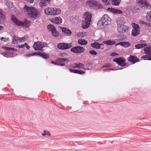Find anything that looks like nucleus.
<instances>
[{"label": "nucleus", "instance_id": "nucleus-1", "mask_svg": "<svg viewBox=\"0 0 151 151\" xmlns=\"http://www.w3.org/2000/svg\"><path fill=\"white\" fill-rule=\"evenodd\" d=\"M83 17L84 19L82 21V27L83 29H86L90 25L92 15L91 13L86 12L84 14Z\"/></svg>", "mask_w": 151, "mask_h": 151}, {"label": "nucleus", "instance_id": "nucleus-2", "mask_svg": "<svg viewBox=\"0 0 151 151\" xmlns=\"http://www.w3.org/2000/svg\"><path fill=\"white\" fill-rule=\"evenodd\" d=\"M24 11L25 13L32 18L35 17L38 15L37 9L33 7H28L25 5L24 8Z\"/></svg>", "mask_w": 151, "mask_h": 151}, {"label": "nucleus", "instance_id": "nucleus-3", "mask_svg": "<svg viewBox=\"0 0 151 151\" xmlns=\"http://www.w3.org/2000/svg\"><path fill=\"white\" fill-rule=\"evenodd\" d=\"M11 20L12 22L17 26L27 27H29V22L26 21L23 22L22 21H19L15 16L13 15L11 16Z\"/></svg>", "mask_w": 151, "mask_h": 151}, {"label": "nucleus", "instance_id": "nucleus-4", "mask_svg": "<svg viewBox=\"0 0 151 151\" xmlns=\"http://www.w3.org/2000/svg\"><path fill=\"white\" fill-rule=\"evenodd\" d=\"M61 10L60 9L54 8H48L45 9L44 12L45 14L49 15H56L60 13Z\"/></svg>", "mask_w": 151, "mask_h": 151}, {"label": "nucleus", "instance_id": "nucleus-5", "mask_svg": "<svg viewBox=\"0 0 151 151\" xmlns=\"http://www.w3.org/2000/svg\"><path fill=\"white\" fill-rule=\"evenodd\" d=\"M47 46V44L45 42H34L33 47L36 50L42 51V48Z\"/></svg>", "mask_w": 151, "mask_h": 151}, {"label": "nucleus", "instance_id": "nucleus-6", "mask_svg": "<svg viewBox=\"0 0 151 151\" xmlns=\"http://www.w3.org/2000/svg\"><path fill=\"white\" fill-rule=\"evenodd\" d=\"M133 29L132 30V35L134 36L137 35L140 32V28L139 25L133 23L132 24Z\"/></svg>", "mask_w": 151, "mask_h": 151}, {"label": "nucleus", "instance_id": "nucleus-7", "mask_svg": "<svg viewBox=\"0 0 151 151\" xmlns=\"http://www.w3.org/2000/svg\"><path fill=\"white\" fill-rule=\"evenodd\" d=\"M36 54L39 55V56L43 58L44 59H47L49 58V56L47 54H46L45 53H43L40 52L33 53L31 54H25L24 55V56L25 57H28L33 56L35 55Z\"/></svg>", "mask_w": 151, "mask_h": 151}, {"label": "nucleus", "instance_id": "nucleus-8", "mask_svg": "<svg viewBox=\"0 0 151 151\" xmlns=\"http://www.w3.org/2000/svg\"><path fill=\"white\" fill-rule=\"evenodd\" d=\"M72 47L71 43H59L57 45L58 48L60 50H65L69 48Z\"/></svg>", "mask_w": 151, "mask_h": 151}, {"label": "nucleus", "instance_id": "nucleus-9", "mask_svg": "<svg viewBox=\"0 0 151 151\" xmlns=\"http://www.w3.org/2000/svg\"><path fill=\"white\" fill-rule=\"evenodd\" d=\"M70 50L74 53H80L83 52L85 50V49L82 47L78 46L72 48Z\"/></svg>", "mask_w": 151, "mask_h": 151}, {"label": "nucleus", "instance_id": "nucleus-10", "mask_svg": "<svg viewBox=\"0 0 151 151\" xmlns=\"http://www.w3.org/2000/svg\"><path fill=\"white\" fill-rule=\"evenodd\" d=\"M128 29V27L124 24L117 25V29L119 33H124L127 32Z\"/></svg>", "mask_w": 151, "mask_h": 151}, {"label": "nucleus", "instance_id": "nucleus-11", "mask_svg": "<svg viewBox=\"0 0 151 151\" xmlns=\"http://www.w3.org/2000/svg\"><path fill=\"white\" fill-rule=\"evenodd\" d=\"M89 5L91 7L96 9H99L102 6V5L101 4L94 1L91 2L89 4Z\"/></svg>", "mask_w": 151, "mask_h": 151}, {"label": "nucleus", "instance_id": "nucleus-12", "mask_svg": "<svg viewBox=\"0 0 151 151\" xmlns=\"http://www.w3.org/2000/svg\"><path fill=\"white\" fill-rule=\"evenodd\" d=\"M101 19L106 26L111 23V19L107 14L104 15Z\"/></svg>", "mask_w": 151, "mask_h": 151}, {"label": "nucleus", "instance_id": "nucleus-13", "mask_svg": "<svg viewBox=\"0 0 151 151\" xmlns=\"http://www.w3.org/2000/svg\"><path fill=\"white\" fill-rule=\"evenodd\" d=\"M113 61L116 62L119 65L122 66L126 65L125 63V60L122 58H120L118 59L116 58Z\"/></svg>", "mask_w": 151, "mask_h": 151}, {"label": "nucleus", "instance_id": "nucleus-14", "mask_svg": "<svg viewBox=\"0 0 151 151\" xmlns=\"http://www.w3.org/2000/svg\"><path fill=\"white\" fill-rule=\"evenodd\" d=\"M128 61L132 63L133 64L139 61V60L135 56L130 55V57L127 58Z\"/></svg>", "mask_w": 151, "mask_h": 151}, {"label": "nucleus", "instance_id": "nucleus-15", "mask_svg": "<svg viewBox=\"0 0 151 151\" xmlns=\"http://www.w3.org/2000/svg\"><path fill=\"white\" fill-rule=\"evenodd\" d=\"M60 29H61L63 32L65 33L68 36H70L72 35V32L68 28L62 27H60Z\"/></svg>", "mask_w": 151, "mask_h": 151}, {"label": "nucleus", "instance_id": "nucleus-16", "mask_svg": "<svg viewBox=\"0 0 151 151\" xmlns=\"http://www.w3.org/2000/svg\"><path fill=\"white\" fill-rule=\"evenodd\" d=\"M126 22V20L123 17H119L116 20V23L117 25L124 24Z\"/></svg>", "mask_w": 151, "mask_h": 151}, {"label": "nucleus", "instance_id": "nucleus-17", "mask_svg": "<svg viewBox=\"0 0 151 151\" xmlns=\"http://www.w3.org/2000/svg\"><path fill=\"white\" fill-rule=\"evenodd\" d=\"M97 25L99 29H104L106 27V26L101 19L99 20L97 22Z\"/></svg>", "mask_w": 151, "mask_h": 151}, {"label": "nucleus", "instance_id": "nucleus-18", "mask_svg": "<svg viewBox=\"0 0 151 151\" xmlns=\"http://www.w3.org/2000/svg\"><path fill=\"white\" fill-rule=\"evenodd\" d=\"M144 51L145 54L149 55L151 56V48L150 47H145L144 49ZM145 60H151V58L144 59Z\"/></svg>", "mask_w": 151, "mask_h": 151}, {"label": "nucleus", "instance_id": "nucleus-19", "mask_svg": "<svg viewBox=\"0 0 151 151\" xmlns=\"http://www.w3.org/2000/svg\"><path fill=\"white\" fill-rule=\"evenodd\" d=\"M62 19L60 17L55 18L53 19L52 22L56 24H60L62 23Z\"/></svg>", "mask_w": 151, "mask_h": 151}, {"label": "nucleus", "instance_id": "nucleus-20", "mask_svg": "<svg viewBox=\"0 0 151 151\" xmlns=\"http://www.w3.org/2000/svg\"><path fill=\"white\" fill-rule=\"evenodd\" d=\"M50 1L51 0H41L40 2L39 3V5L41 7L45 6L49 3Z\"/></svg>", "mask_w": 151, "mask_h": 151}, {"label": "nucleus", "instance_id": "nucleus-21", "mask_svg": "<svg viewBox=\"0 0 151 151\" xmlns=\"http://www.w3.org/2000/svg\"><path fill=\"white\" fill-rule=\"evenodd\" d=\"M103 43L108 45H112L116 44V42L114 40H109L103 41Z\"/></svg>", "mask_w": 151, "mask_h": 151}, {"label": "nucleus", "instance_id": "nucleus-22", "mask_svg": "<svg viewBox=\"0 0 151 151\" xmlns=\"http://www.w3.org/2000/svg\"><path fill=\"white\" fill-rule=\"evenodd\" d=\"M70 19L71 22L73 24H77L78 22V19L76 17L71 16L70 17Z\"/></svg>", "mask_w": 151, "mask_h": 151}, {"label": "nucleus", "instance_id": "nucleus-23", "mask_svg": "<svg viewBox=\"0 0 151 151\" xmlns=\"http://www.w3.org/2000/svg\"><path fill=\"white\" fill-rule=\"evenodd\" d=\"M6 5L9 9L11 11L14 9L13 4L12 2L10 1H7L6 3Z\"/></svg>", "mask_w": 151, "mask_h": 151}, {"label": "nucleus", "instance_id": "nucleus-24", "mask_svg": "<svg viewBox=\"0 0 151 151\" xmlns=\"http://www.w3.org/2000/svg\"><path fill=\"white\" fill-rule=\"evenodd\" d=\"M56 61L58 63L60 62H62L63 61H66L67 63H68L70 62L69 60L66 58H58L56 60Z\"/></svg>", "mask_w": 151, "mask_h": 151}, {"label": "nucleus", "instance_id": "nucleus-25", "mask_svg": "<svg viewBox=\"0 0 151 151\" xmlns=\"http://www.w3.org/2000/svg\"><path fill=\"white\" fill-rule=\"evenodd\" d=\"M47 28L49 31H50L51 32H53V31L56 29L51 24H49L47 26Z\"/></svg>", "mask_w": 151, "mask_h": 151}, {"label": "nucleus", "instance_id": "nucleus-26", "mask_svg": "<svg viewBox=\"0 0 151 151\" xmlns=\"http://www.w3.org/2000/svg\"><path fill=\"white\" fill-rule=\"evenodd\" d=\"M147 45L146 44L142 43L136 45L135 46L136 48L139 49L143 48Z\"/></svg>", "mask_w": 151, "mask_h": 151}, {"label": "nucleus", "instance_id": "nucleus-27", "mask_svg": "<svg viewBox=\"0 0 151 151\" xmlns=\"http://www.w3.org/2000/svg\"><path fill=\"white\" fill-rule=\"evenodd\" d=\"M112 4L114 6L119 5L121 1V0H111Z\"/></svg>", "mask_w": 151, "mask_h": 151}, {"label": "nucleus", "instance_id": "nucleus-28", "mask_svg": "<svg viewBox=\"0 0 151 151\" xmlns=\"http://www.w3.org/2000/svg\"><path fill=\"white\" fill-rule=\"evenodd\" d=\"M78 43L81 45H86L87 44L88 42L84 40L80 39L78 40Z\"/></svg>", "mask_w": 151, "mask_h": 151}, {"label": "nucleus", "instance_id": "nucleus-29", "mask_svg": "<svg viewBox=\"0 0 151 151\" xmlns=\"http://www.w3.org/2000/svg\"><path fill=\"white\" fill-rule=\"evenodd\" d=\"M13 43L15 44H17V40H19V38L18 37H17L15 35H14L13 37Z\"/></svg>", "mask_w": 151, "mask_h": 151}, {"label": "nucleus", "instance_id": "nucleus-30", "mask_svg": "<svg viewBox=\"0 0 151 151\" xmlns=\"http://www.w3.org/2000/svg\"><path fill=\"white\" fill-rule=\"evenodd\" d=\"M146 18L148 21L151 22V11L147 13L146 15Z\"/></svg>", "mask_w": 151, "mask_h": 151}, {"label": "nucleus", "instance_id": "nucleus-31", "mask_svg": "<svg viewBox=\"0 0 151 151\" xmlns=\"http://www.w3.org/2000/svg\"><path fill=\"white\" fill-rule=\"evenodd\" d=\"M99 43L97 42H95L91 44V46L93 48H96L98 49L99 47Z\"/></svg>", "mask_w": 151, "mask_h": 151}, {"label": "nucleus", "instance_id": "nucleus-32", "mask_svg": "<svg viewBox=\"0 0 151 151\" xmlns=\"http://www.w3.org/2000/svg\"><path fill=\"white\" fill-rule=\"evenodd\" d=\"M130 45V43L128 42H122V45L125 48L129 47Z\"/></svg>", "mask_w": 151, "mask_h": 151}, {"label": "nucleus", "instance_id": "nucleus-33", "mask_svg": "<svg viewBox=\"0 0 151 151\" xmlns=\"http://www.w3.org/2000/svg\"><path fill=\"white\" fill-rule=\"evenodd\" d=\"M141 6L145 7L147 8H151V5H150V4L145 1H144L143 5H142Z\"/></svg>", "mask_w": 151, "mask_h": 151}, {"label": "nucleus", "instance_id": "nucleus-34", "mask_svg": "<svg viewBox=\"0 0 151 151\" xmlns=\"http://www.w3.org/2000/svg\"><path fill=\"white\" fill-rule=\"evenodd\" d=\"M5 16L4 14H3L2 10L1 9H0V20H3L5 19Z\"/></svg>", "mask_w": 151, "mask_h": 151}, {"label": "nucleus", "instance_id": "nucleus-35", "mask_svg": "<svg viewBox=\"0 0 151 151\" xmlns=\"http://www.w3.org/2000/svg\"><path fill=\"white\" fill-rule=\"evenodd\" d=\"M51 33L52 35L55 37H57L59 35V33L58 32H57L56 29L54 31H53V32H52Z\"/></svg>", "mask_w": 151, "mask_h": 151}, {"label": "nucleus", "instance_id": "nucleus-36", "mask_svg": "<svg viewBox=\"0 0 151 151\" xmlns=\"http://www.w3.org/2000/svg\"><path fill=\"white\" fill-rule=\"evenodd\" d=\"M42 134L43 136H45L46 135H47L49 136H50L51 135V134L50 132L47 130L44 131L43 133H42Z\"/></svg>", "mask_w": 151, "mask_h": 151}, {"label": "nucleus", "instance_id": "nucleus-37", "mask_svg": "<svg viewBox=\"0 0 151 151\" xmlns=\"http://www.w3.org/2000/svg\"><path fill=\"white\" fill-rule=\"evenodd\" d=\"M115 9L112 8H109L107 9V11L113 13H114Z\"/></svg>", "mask_w": 151, "mask_h": 151}, {"label": "nucleus", "instance_id": "nucleus-38", "mask_svg": "<svg viewBox=\"0 0 151 151\" xmlns=\"http://www.w3.org/2000/svg\"><path fill=\"white\" fill-rule=\"evenodd\" d=\"M111 66V65L110 63H106L104 64L102 67V68H109Z\"/></svg>", "mask_w": 151, "mask_h": 151}, {"label": "nucleus", "instance_id": "nucleus-39", "mask_svg": "<svg viewBox=\"0 0 151 151\" xmlns=\"http://www.w3.org/2000/svg\"><path fill=\"white\" fill-rule=\"evenodd\" d=\"M122 12H123L122 10L118 9H115L114 13L116 14H120L122 13Z\"/></svg>", "mask_w": 151, "mask_h": 151}, {"label": "nucleus", "instance_id": "nucleus-40", "mask_svg": "<svg viewBox=\"0 0 151 151\" xmlns=\"http://www.w3.org/2000/svg\"><path fill=\"white\" fill-rule=\"evenodd\" d=\"M78 68H82L85 70H86V69L85 68H84V66L82 63H79V64H78Z\"/></svg>", "mask_w": 151, "mask_h": 151}, {"label": "nucleus", "instance_id": "nucleus-41", "mask_svg": "<svg viewBox=\"0 0 151 151\" xmlns=\"http://www.w3.org/2000/svg\"><path fill=\"white\" fill-rule=\"evenodd\" d=\"M104 48V45L103 44L99 43V47L98 48V49H101V50H103Z\"/></svg>", "mask_w": 151, "mask_h": 151}, {"label": "nucleus", "instance_id": "nucleus-42", "mask_svg": "<svg viewBox=\"0 0 151 151\" xmlns=\"http://www.w3.org/2000/svg\"><path fill=\"white\" fill-rule=\"evenodd\" d=\"M89 53L92 55H96L97 54V52L94 50L90 51Z\"/></svg>", "mask_w": 151, "mask_h": 151}, {"label": "nucleus", "instance_id": "nucleus-43", "mask_svg": "<svg viewBox=\"0 0 151 151\" xmlns=\"http://www.w3.org/2000/svg\"><path fill=\"white\" fill-rule=\"evenodd\" d=\"M1 40L2 41H3L4 42H6L7 41H9V38H4L3 37H2L1 38Z\"/></svg>", "mask_w": 151, "mask_h": 151}, {"label": "nucleus", "instance_id": "nucleus-44", "mask_svg": "<svg viewBox=\"0 0 151 151\" xmlns=\"http://www.w3.org/2000/svg\"><path fill=\"white\" fill-rule=\"evenodd\" d=\"M59 55L61 57H64L67 55L66 53L65 52L60 53L59 54Z\"/></svg>", "mask_w": 151, "mask_h": 151}, {"label": "nucleus", "instance_id": "nucleus-45", "mask_svg": "<svg viewBox=\"0 0 151 151\" xmlns=\"http://www.w3.org/2000/svg\"><path fill=\"white\" fill-rule=\"evenodd\" d=\"M76 73L78 74H82L85 73L83 71L80 70H77L76 71Z\"/></svg>", "mask_w": 151, "mask_h": 151}, {"label": "nucleus", "instance_id": "nucleus-46", "mask_svg": "<svg viewBox=\"0 0 151 151\" xmlns=\"http://www.w3.org/2000/svg\"><path fill=\"white\" fill-rule=\"evenodd\" d=\"M19 38V42H21L23 40L24 41L27 38H26V37L25 36H24L22 37L19 38Z\"/></svg>", "mask_w": 151, "mask_h": 151}, {"label": "nucleus", "instance_id": "nucleus-47", "mask_svg": "<svg viewBox=\"0 0 151 151\" xmlns=\"http://www.w3.org/2000/svg\"><path fill=\"white\" fill-rule=\"evenodd\" d=\"M136 1L137 4H139L142 5H143V1H142L141 0H136Z\"/></svg>", "mask_w": 151, "mask_h": 151}, {"label": "nucleus", "instance_id": "nucleus-48", "mask_svg": "<svg viewBox=\"0 0 151 151\" xmlns=\"http://www.w3.org/2000/svg\"><path fill=\"white\" fill-rule=\"evenodd\" d=\"M69 70L70 72L73 73H76V70L72 69L70 68L69 69Z\"/></svg>", "mask_w": 151, "mask_h": 151}, {"label": "nucleus", "instance_id": "nucleus-49", "mask_svg": "<svg viewBox=\"0 0 151 151\" xmlns=\"http://www.w3.org/2000/svg\"><path fill=\"white\" fill-rule=\"evenodd\" d=\"M76 35H77V36H78L80 37H83V34L82 33L80 32L79 33H78V34H76Z\"/></svg>", "mask_w": 151, "mask_h": 151}, {"label": "nucleus", "instance_id": "nucleus-50", "mask_svg": "<svg viewBox=\"0 0 151 151\" xmlns=\"http://www.w3.org/2000/svg\"><path fill=\"white\" fill-rule=\"evenodd\" d=\"M78 63H74L72 65V66L73 68H78Z\"/></svg>", "mask_w": 151, "mask_h": 151}, {"label": "nucleus", "instance_id": "nucleus-51", "mask_svg": "<svg viewBox=\"0 0 151 151\" xmlns=\"http://www.w3.org/2000/svg\"><path fill=\"white\" fill-rule=\"evenodd\" d=\"M2 47L4 48L5 50L7 51L10 50V47H7L5 46L3 47Z\"/></svg>", "mask_w": 151, "mask_h": 151}, {"label": "nucleus", "instance_id": "nucleus-52", "mask_svg": "<svg viewBox=\"0 0 151 151\" xmlns=\"http://www.w3.org/2000/svg\"><path fill=\"white\" fill-rule=\"evenodd\" d=\"M25 43L24 44H22V45H18V47H19V48H22L24 47H25Z\"/></svg>", "mask_w": 151, "mask_h": 151}, {"label": "nucleus", "instance_id": "nucleus-53", "mask_svg": "<svg viewBox=\"0 0 151 151\" xmlns=\"http://www.w3.org/2000/svg\"><path fill=\"white\" fill-rule=\"evenodd\" d=\"M139 23L140 24H147L145 22L143 21H142V20L139 21Z\"/></svg>", "mask_w": 151, "mask_h": 151}, {"label": "nucleus", "instance_id": "nucleus-54", "mask_svg": "<svg viewBox=\"0 0 151 151\" xmlns=\"http://www.w3.org/2000/svg\"><path fill=\"white\" fill-rule=\"evenodd\" d=\"M148 58V56L147 55H145L141 57V58L142 59L146 58Z\"/></svg>", "mask_w": 151, "mask_h": 151}, {"label": "nucleus", "instance_id": "nucleus-55", "mask_svg": "<svg viewBox=\"0 0 151 151\" xmlns=\"http://www.w3.org/2000/svg\"><path fill=\"white\" fill-rule=\"evenodd\" d=\"M65 65V63H58L57 65H60L61 66H64Z\"/></svg>", "mask_w": 151, "mask_h": 151}, {"label": "nucleus", "instance_id": "nucleus-56", "mask_svg": "<svg viewBox=\"0 0 151 151\" xmlns=\"http://www.w3.org/2000/svg\"><path fill=\"white\" fill-rule=\"evenodd\" d=\"M25 46L28 49L29 48V46L27 44V43H25Z\"/></svg>", "mask_w": 151, "mask_h": 151}, {"label": "nucleus", "instance_id": "nucleus-57", "mask_svg": "<svg viewBox=\"0 0 151 151\" xmlns=\"http://www.w3.org/2000/svg\"><path fill=\"white\" fill-rule=\"evenodd\" d=\"M27 1H28V2L32 4L33 3L34 0H27Z\"/></svg>", "mask_w": 151, "mask_h": 151}, {"label": "nucleus", "instance_id": "nucleus-58", "mask_svg": "<svg viewBox=\"0 0 151 151\" xmlns=\"http://www.w3.org/2000/svg\"><path fill=\"white\" fill-rule=\"evenodd\" d=\"M51 63L52 64H54L55 65H58V63L57 62V63H56L55 61H51Z\"/></svg>", "mask_w": 151, "mask_h": 151}, {"label": "nucleus", "instance_id": "nucleus-59", "mask_svg": "<svg viewBox=\"0 0 151 151\" xmlns=\"http://www.w3.org/2000/svg\"><path fill=\"white\" fill-rule=\"evenodd\" d=\"M110 0H103L104 2H105L107 4L109 3V2Z\"/></svg>", "mask_w": 151, "mask_h": 151}, {"label": "nucleus", "instance_id": "nucleus-60", "mask_svg": "<svg viewBox=\"0 0 151 151\" xmlns=\"http://www.w3.org/2000/svg\"><path fill=\"white\" fill-rule=\"evenodd\" d=\"M111 55L112 56H115L116 55H117V54L116 53H115V52H113L112 53Z\"/></svg>", "mask_w": 151, "mask_h": 151}, {"label": "nucleus", "instance_id": "nucleus-61", "mask_svg": "<svg viewBox=\"0 0 151 151\" xmlns=\"http://www.w3.org/2000/svg\"><path fill=\"white\" fill-rule=\"evenodd\" d=\"M122 42H120L119 43H118L116 45V46L118 45H122Z\"/></svg>", "mask_w": 151, "mask_h": 151}, {"label": "nucleus", "instance_id": "nucleus-62", "mask_svg": "<svg viewBox=\"0 0 151 151\" xmlns=\"http://www.w3.org/2000/svg\"><path fill=\"white\" fill-rule=\"evenodd\" d=\"M107 70H117L118 69H114L108 68V69H107Z\"/></svg>", "mask_w": 151, "mask_h": 151}, {"label": "nucleus", "instance_id": "nucleus-63", "mask_svg": "<svg viewBox=\"0 0 151 151\" xmlns=\"http://www.w3.org/2000/svg\"><path fill=\"white\" fill-rule=\"evenodd\" d=\"M10 50L15 51V49H14V48H11V47H10Z\"/></svg>", "mask_w": 151, "mask_h": 151}, {"label": "nucleus", "instance_id": "nucleus-64", "mask_svg": "<svg viewBox=\"0 0 151 151\" xmlns=\"http://www.w3.org/2000/svg\"><path fill=\"white\" fill-rule=\"evenodd\" d=\"M3 28V27L2 26H0V30H1Z\"/></svg>", "mask_w": 151, "mask_h": 151}]
</instances>
